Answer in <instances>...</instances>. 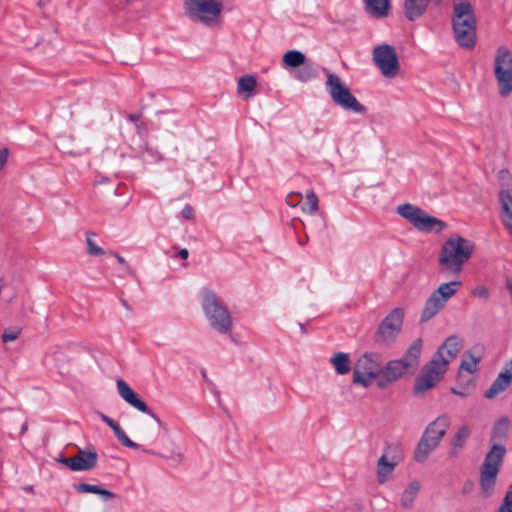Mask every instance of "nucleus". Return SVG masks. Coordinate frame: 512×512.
Returning a JSON list of instances; mask_svg holds the SVG:
<instances>
[{
    "label": "nucleus",
    "instance_id": "obj_1",
    "mask_svg": "<svg viewBox=\"0 0 512 512\" xmlns=\"http://www.w3.org/2000/svg\"><path fill=\"white\" fill-rule=\"evenodd\" d=\"M463 347V340L452 335L446 338L438 348L436 354L426 363L420 374L415 378L413 392L416 396L423 395L427 390L432 389L441 380L452 362Z\"/></svg>",
    "mask_w": 512,
    "mask_h": 512
},
{
    "label": "nucleus",
    "instance_id": "obj_2",
    "mask_svg": "<svg viewBox=\"0 0 512 512\" xmlns=\"http://www.w3.org/2000/svg\"><path fill=\"white\" fill-rule=\"evenodd\" d=\"M117 389L119 395L132 407L135 409L148 414L150 417L154 419L156 425L151 427L148 431L144 433V439L150 443L151 445L158 446L163 443L165 439L170 440L168 437V431L165 424L160 420V418L148 407L145 401H143L140 396L123 380H117ZM171 446L174 447V443L169 441ZM142 451L149 454L160 455L165 458L170 459H179L181 460L182 456L180 453H176L174 448H168L165 452H158L154 449L142 448Z\"/></svg>",
    "mask_w": 512,
    "mask_h": 512
},
{
    "label": "nucleus",
    "instance_id": "obj_3",
    "mask_svg": "<svg viewBox=\"0 0 512 512\" xmlns=\"http://www.w3.org/2000/svg\"><path fill=\"white\" fill-rule=\"evenodd\" d=\"M475 251V244L458 234L451 235L440 249L438 262L444 270L459 275Z\"/></svg>",
    "mask_w": 512,
    "mask_h": 512
},
{
    "label": "nucleus",
    "instance_id": "obj_4",
    "mask_svg": "<svg viewBox=\"0 0 512 512\" xmlns=\"http://www.w3.org/2000/svg\"><path fill=\"white\" fill-rule=\"evenodd\" d=\"M451 21L456 43L462 48H474L477 20L472 5L466 0L454 3Z\"/></svg>",
    "mask_w": 512,
    "mask_h": 512
},
{
    "label": "nucleus",
    "instance_id": "obj_5",
    "mask_svg": "<svg viewBox=\"0 0 512 512\" xmlns=\"http://www.w3.org/2000/svg\"><path fill=\"white\" fill-rule=\"evenodd\" d=\"M422 352V339H415L406 350L402 358L389 361L381 369V378L377 381L380 388H386L397 381L410 369H416Z\"/></svg>",
    "mask_w": 512,
    "mask_h": 512
},
{
    "label": "nucleus",
    "instance_id": "obj_6",
    "mask_svg": "<svg viewBox=\"0 0 512 512\" xmlns=\"http://www.w3.org/2000/svg\"><path fill=\"white\" fill-rule=\"evenodd\" d=\"M202 308L211 327L221 334L230 332L232 328L231 315L226 305L211 290H204Z\"/></svg>",
    "mask_w": 512,
    "mask_h": 512
},
{
    "label": "nucleus",
    "instance_id": "obj_7",
    "mask_svg": "<svg viewBox=\"0 0 512 512\" xmlns=\"http://www.w3.org/2000/svg\"><path fill=\"white\" fill-rule=\"evenodd\" d=\"M184 9L192 21L214 26L220 23L223 3L220 0H185Z\"/></svg>",
    "mask_w": 512,
    "mask_h": 512
},
{
    "label": "nucleus",
    "instance_id": "obj_8",
    "mask_svg": "<svg viewBox=\"0 0 512 512\" xmlns=\"http://www.w3.org/2000/svg\"><path fill=\"white\" fill-rule=\"evenodd\" d=\"M506 449L503 445L494 444L486 454L480 471V486L485 496H490L496 484V478L504 460Z\"/></svg>",
    "mask_w": 512,
    "mask_h": 512
},
{
    "label": "nucleus",
    "instance_id": "obj_9",
    "mask_svg": "<svg viewBox=\"0 0 512 512\" xmlns=\"http://www.w3.org/2000/svg\"><path fill=\"white\" fill-rule=\"evenodd\" d=\"M326 89L333 102L342 109L355 113L366 111V107L356 99L338 75L327 72Z\"/></svg>",
    "mask_w": 512,
    "mask_h": 512
},
{
    "label": "nucleus",
    "instance_id": "obj_10",
    "mask_svg": "<svg viewBox=\"0 0 512 512\" xmlns=\"http://www.w3.org/2000/svg\"><path fill=\"white\" fill-rule=\"evenodd\" d=\"M397 213L408 220L417 230L426 233H440L447 224L413 204H403L397 207Z\"/></svg>",
    "mask_w": 512,
    "mask_h": 512
},
{
    "label": "nucleus",
    "instance_id": "obj_11",
    "mask_svg": "<svg viewBox=\"0 0 512 512\" xmlns=\"http://www.w3.org/2000/svg\"><path fill=\"white\" fill-rule=\"evenodd\" d=\"M460 287V281L442 283L426 299L421 311L420 322H427L434 318L442 309H444L448 300L457 293Z\"/></svg>",
    "mask_w": 512,
    "mask_h": 512
},
{
    "label": "nucleus",
    "instance_id": "obj_12",
    "mask_svg": "<svg viewBox=\"0 0 512 512\" xmlns=\"http://www.w3.org/2000/svg\"><path fill=\"white\" fill-rule=\"evenodd\" d=\"M382 361L377 353H365L355 363L353 383L368 387L373 379L381 378Z\"/></svg>",
    "mask_w": 512,
    "mask_h": 512
},
{
    "label": "nucleus",
    "instance_id": "obj_13",
    "mask_svg": "<svg viewBox=\"0 0 512 512\" xmlns=\"http://www.w3.org/2000/svg\"><path fill=\"white\" fill-rule=\"evenodd\" d=\"M494 74L499 94L506 97L512 93V53L504 46L497 49Z\"/></svg>",
    "mask_w": 512,
    "mask_h": 512
},
{
    "label": "nucleus",
    "instance_id": "obj_14",
    "mask_svg": "<svg viewBox=\"0 0 512 512\" xmlns=\"http://www.w3.org/2000/svg\"><path fill=\"white\" fill-rule=\"evenodd\" d=\"M404 320V310L394 308L378 325L374 333V342L380 345H388L396 340L401 332Z\"/></svg>",
    "mask_w": 512,
    "mask_h": 512
},
{
    "label": "nucleus",
    "instance_id": "obj_15",
    "mask_svg": "<svg viewBox=\"0 0 512 512\" xmlns=\"http://www.w3.org/2000/svg\"><path fill=\"white\" fill-rule=\"evenodd\" d=\"M372 59L375 66L386 78H394L400 70L397 53L389 44L376 46L373 50Z\"/></svg>",
    "mask_w": 512,
    "mask_h": 512
},
{
    "label": "nucleus",
    "instance_id": "obj_16",
    "mask_svg": "<svg viewBox=\"0 0 512 512\" xmlns=\"http://www.w3.org/2000/svg\"><path fill=\"white\" fill-rule=\"evenodd\" d=\"M98 454L95 449H79L78 453L69 458H60L58 461L72 471H88L97 465Z\"/></svg>",
    "mask_w": 512,
    "mask_h": 512
},
{
    "label": "nucleus",
    "instance_id": "obj_17",
    "mask_svg": "<svg viewBox=\"0 0 512 512\" xmlns=\"http://www.w3.org/2000/svg\"><path fill=\"white\" fill-rule=\"evenodd\" d=\"M449 424V418L446 415H441L429 423L422 435L427 439H432V441H436L437 444H440V441L447 432Z\"/></svg>",
    "mask_w": 512,
    "mask_h": 512
},
{
    "label": "nucleus",
    "instance_id": "obj_18",
    "mask_svg": "<svg viewBox=\"0 0 512 512\" xmlns=\"http://www.w3.org/2000/svg\"><path fill=\"white\" fill-rule=\"evenodd\" d=\"M431 0H404L403 10L405 17L409 21H415L420 18L427 10ZM436 5H440L442 0H432Z\"/></svg>",
    "mask_w": 512,
    "mask_h": 512
},
{
    "label": "nucleus",
    "instance_id": "obj_19",
    "mask_svg": "<svg viewBox=\"0 0 512 512\" xmlns=\"http://www.w3.org/2000/svg\"><path fill=\"white\" fill-rule=\"evenodd\" d=\"M500 219L512 236V194L508 190L499 192Z\"/></svg>",
    "mask_w": 512,
    "mask_h": 512
},
{
    "label": "nucleus",
    "instance_id": "obj_20",
    "mask_svg": "<svg viewBox=\"0 0 512 512\" xmlns=\"http://www.w3.org/2000/svg\"><path fill=\"white\" fill-rule=\"evenodd\" d=\"M439 446L436 441L427 439L423 435L421 436L415 450L413 459L417 463H424L429 458L430 454Z\"/></svg>",
    "mask_w": 512,
    "mask_h": 512
},
{
    "label": "nucleus",
    "instance_id": "obj_21",
    "mask_svg": "<svg viewBox=\"0 0 512 512\" xmlns=\"http://www.w3.org/2000/svg\"><path fill=\"white\" fill-rule=\"evenodd\" d=\"M390 0H364V9L374 18H383L389 14Z\"/></svg>",
    "mask_w": 512,
    "mask_h": 512
},
{
    "label": "nucleus",
    "instance_id": "obj_22",
    "mask_svg": "<svg viewBox=\"0 0 512 512\" xmlns=\"http://www.w3.org/2000/svg\"><path fill=\"white\" fill-rule=\"evenodd\" d=\"M398 464L399 463L387 459L386 456L381 455L377 461V481L380 484L385 483L390 478Z\"/></svg>",
    "mask_w": 512,
    "mask_h": 512
},
{
    "label": "nucleus",
    "instance_id": "obj_23",
    "mask_svg": "<svg viewBox=\"0 0 512 512\" xmlns=\"http://www.w3.org/2000/svg\"><path fill=\"white\" fill-rule=\"evenodd\" d=\"M74 488L79 493H93L100 495L104 501H108L111 499H114L116 497V494L99 486L94 484H88V483H78L74 485Z\"/></svg>",
    "mask_w": 512,
    "mask_h": 512
},
{
    "label": "nucleus",
    "instance_id": "obj_24",
    "mask_svg": "<svg viewBox=\"0 0 512 512\" xmlns=\"http://www.w3.org/2000/svg\"><path fill=\"white\" fill-rule=\"evenodd\" d=\"M290 77L300 82H308L312 80L313 78L316 77V70L313 62L302 64L301 66L292 68V73H290Z\"/></svg>",
    "mask_w": 512,
    "mask_h": 512
},
{
    "label": "nucleus",
    "instance_id": "obj_25",
    "mask_svg": "<svg viewBox=\"0 0 512 512\" xmlns=\"http://www.w3.org/2000/svg\"><path fill=\"white\" fill-rule=\"evenodd\" d=\"M471 430L467 425H462L451 441V455L456 456L464 447L466 440L469 438Z\"/></svg>",
    "mask_w": 512,
    "mask_h": 512
},
{
    "label": "nucleus",
    "instance_id": "obj_26",
    "mask_svg": "<svg viewBox=\"0 0 512 512\" xmlns=\"http://www.w3.org/2000/svg\"><path fill=\"white\" fill-rule=\"evenodd\" d=\"M330 363L333 365L337 374L344 375L351 370V362L349 355L343 352H337L330 358Z\"/></svg>",
    "mask_w": 512,
    "mask_h": 512
},
{
    "label": "nucleus",
    "instance_id": "obj_27",
    "mask_svg": "<svg viewBox=\"0 0 512 512\" xmlns=\"http://www.w3.org/2000/svg\"><path fill=\"white\" fill-rule=\"evenodd\" d=\"M256 86L257 80L254 76L244 75L238 80L237 92L239 95H243L244 99H248L252 96V92Z\"/></svg>",
    "mask_w": 512,
    "mask_h": 512
},
{
    "label": "nucleus",
    "instance_id": "obj_28",
    "mask_svg": "<svg viewBox=\"0 0 512 512\" xmlns=\"http://www.w3.org/2000/svg\"><path fill=\"white\" fill-rule=\"evenodd\" d=\"M511 382L512 381L509 380V377L504 376V374H499L490 388L485 392V397L488 399L496 397L499 393L506 390Z\"/></svg>",
    "mask_w": 512,
    "mask_h": 512
},
{
    "label": "nucleus",
    "instance_id": "obj_29",
    "mask_svg": "<svg viewBox=\"0 0 512 512\" xmlns=\"http://www.w3.org/2000/svg\"><path fill=\"white\" fill-rule=\"evenodd\" d=\"M420 490V485L417 481L411 482L408 487L404 490L401 496V505L405 508H409L412 506L418 492Z\"/></svg>",
    "mask_w": 512,
    "mask_h": 512
},
{
    "label": "nucleus",
    "instance_id": "obj_30",
    "mask_svg": "<svg viewBox=\"0 0 512 512\" xmlns=\"http://www.w3.org/2000/svg\"><path fill=\"white\" fill-rule=\"evenodd\" d=\"M382 456H386L387 459H390L396 463H400L403 460V450L400 443H387L384 448V453Z\"/></svg>",
    "mask_w": 512,
    "mask_h": 512
},
{
    "label": "nucleus",
    "instance_id": "obj_31",
    "mask_svg": "<svg viewBox=\"0 0 512 512\" xmlns=\"http://www.w3.org/2000/svg\"><path fill=\"white\" fill-rule=\"evenodd\" d=\"M509 428V419L507 417H503L498 420L493 427L492 430V439L502 441L506 439Z\"/></svg>",
    "mask_w": 512,
    "mask_h": 512
},
{
    "label": "nucleus",
    "instance_id": "obj_32",
    "mask_svg": "<svg viewBox=\"0 0 512 512\" xmlns=\"http://www.w3.org/2000/svg\"><path fill=\"white\" fill-rule=\"evenodd\" d=\"M111 429L113 430L115 436L117 437L118 441L125 447L127 448H130V449H139L141 448V446L132 441L127 435L126 433L123 431V429L119 426V424L116 422L115 425L113 427H111Z\"/></svg>",
    "mask_w": 512,
    "mask_h": 512
},
{
    "label": "nucleus",
    "instance_id": "obj_33",
    "mask_svg": "<svg viewBox=\"0 0 512 512\" xmlns=\"http://www.w3.org/2000/svg\"><path fill=\"white\" fill-rule=\"evenodd\" d=\"M111 429L113 430L115 436L117 437L118 441L125 447L127 448H130V449H139L141 448V446L132 441L127 435L126 433L123 431V429L119 426V424L116 422L115 425L113 427H111Z\"/></svg>",
    "mask_w": 512,
    "mask_h": 512
},
{
    "label": "nucleus",
    "instance_id": "obj_34",
    "mask_svg": "<svg viewBox=\"0 0 512 512\" xmlns=\"http://www.w3.org/2000/svg\"><path fill=\"white\" fill-rule=\"evenodd\" d=\"M111 429L113 430L115 436L117 437L118 441L125 447L127 448H130V449H139L141 448V446L132 441L127 435L126 433L123 431V429L119 426V424L116 422L115 425L113 427H111Z\"/></svg>",
    "mask_w": 512,
    "mask_h": 512
},
{
    "label": "nucleus",
    "instance_id": "obj_35",
    "mask_svg": "<svg viewBox=\"0 0 512 512\" xmlns=\"http://www.w3.org/2000/svg\"><path fill=\"white\" fill-rule=\"evenodd\" d=\"M481 361V356H474L470 352H467L463 357L460 364V371H467L469 373H474L477 370V365Z\"/></svg>",
    "mask_w": 512,
    "mask_h": 512
},
{
    "label": "nucleus",
    "instance_id": "obj_36",
    "mask_svg": "<svg viewBox=\"0 0 512 512\" xmlns=\"http://www.w3.org/2000/svg\"><path fill=\"white\" fill-rule=\"evenodd\" d=\"M302 210L309 214H314L318 210V197L313 191L307 193L306 203L302 206Z\"/></svg>",
    "mask_w": 512,
    "mask_h": 512
},
{
    "label": "nucleus",
    "instance_id": "obj_37",
    "mask_svg": "<svg viewBox=\"0 0 512 512\" xmlns=\"http://www.w3.org/2000/svg\"><path fill=\"white\" fill-rule=\"evenodd\" d=\"M309 62L311 61L308 60L302 52L298 50H290V73H292V68Z\"/></svg>",
    "mask_w": 512,
    "mask_h": 512
},
{
    "label": "nucleus",
    "instance_id": "obj_38",
    "mask_svg": "<svg viewBox=\"0 0 512 512\" xmlns=\"http://www.w3.org/2000/svg\"><path fill=\"white\" fill-rule=\"evenodd\" d=\"M498 512H512V483L508 486Z\"/></svg>",
    "mask_w": 512,
    "mask_h": 512
},
{
    "label": "nucleus",
    "instance_id": "obj_39",
    "mask_svg": "<svg viewBox=\"0 0 512 512\" xmlns=\"http://www.w3.org/2000/svg\"><path fill=\"white\" fill-rule=\"evenodd\" d=\"M91 235H93L92 233H87V239H86V242H87V247H88V254L91 255V256H100V255H103L105 254V251L97 246L94 241L91 239Z\"/></svg>",
    "mask_w": 512,
    "mask_h": 512
},
{
    "label": "nucleus",
    "instance_id": "obj_40",
    "mask_svg": "<svg viewBox=\"0 0 512 512\" xmlns=\"http://www.w3.org/2000/svg\"><path fill=\"white\" fill-rule=\"evenodd\" d=\"M20 334H21V329L5 330L1 336V340L3 343H8L10 341H14V340L18 339Z\"/></svg>",
    "mask_w": 512,
    "mask_h": 512
},
{
    "label": "nucleus",
    "instance_id": "obj_41",
    "mask_svg": "<svg viewBox=\"0 0 512 512\" xmlns=\"http://www.w3.org/2000/svg\"><path fill=\"white\" fill-rule=\"evenodd\" d=\"M471 294L474 297L487 300L490 296L489 289L485 286H477L472 289Z\"/></svg>",
    "mask_w": 512,
    "mask_h": 512
},
{
    "label": "nucleus",
    "instance_id": "obj_42",
    "mask_svg": "<svg viewBox=\"0 0 512 512\" xmlns=\"http://www.w3.org/2000/svg\"><path fill=\"white\" fill-rule=\"evenodd\" d=\"M113 255L116 257L117 261L124 266L126 271L131 276H135V271L130 267V265L126 262V260L121 255H119L118 253H113Z\"/></svg>",
    "mask_w": 512,
    "mask_h": 512
},
{
    "label": "nucleus",
    "instance_id": "obj_43",
    "mask_svg": "<svg viewBox=\"0 0 512 512\" xmlns=\"http://www.w3.org/2000/svg\"><path fill=\"white\" fill-rule=\"evenodd\" d=\"M9 149L4 147L0 149V171L4 168L8 161Z\"/></svg>",
    "mask_w": 512,
    "mask_h": 512
},
{
    "label": "nucleus",
    "instance_id": "obj_44",
    "mask_svg": "<svg viewBox=\"0 0 512 512\" xmlns=\"http://www.w3.org/2000/svg\"><path fill=\"white\" fill-rule=\"evenodd\" d=\"M182 216L187 219L191 220L195 216L194 209L191 206H185L181 211Z\"/></svg>",
    "mask_w": 512,
    "mask_h": 512
},
{
    "label": "nucleus",
    "instance_id": "obj_45",
    "mask_svg": "<svg viewBox=\"0 0 512 512\" xmlns=\"http://www.w3.org/2000/svg\"><path fill=\"white\" fill-rule=\"evenodd\" d=\"M500 374H504V376L509 377V380L512 381V359L505 365Z\"/></svg>",
    "mask_w": 512,
    "mask_h": 512
},
{
    "label": "nucleus",
    "instance_id": "obj_46",
    "mask_svg": "<svg viewBox=\"0 0 512 512\" xmlns=\"http://www.w3.org/2000/svg\"><path fill=\"white\" fill-rule=\"evenodd\" d=\"M500 374H504V376L509 377V380L512 381V359L505 365Z\"/></svg>",
    "mask_w": 512,
    "mask_h": 512
},
{
    "label": "nucleus",
    "instance_id": "obj_47",
    "mask_svg": "<svg viewBox=\"0 0 512 512\" xmlns=\"http://www.w3.org/2000/svg\"><path fill=\"white\" fill-rule=\"evenodd\" d=\"M100 418L110 428L113 427L115 425V423H116V421H114L112 418H110L109 416H107L105 414H102V413H100Z\"/></svg>",
    "mask_w": 512,
    "mask_h": 512
},
{
    "label": "nucleus",
    "instance_id": "obj_48",
    "mask_svg": "<svg viewBox=\"0 0 512 512\" xmlns=\"http://www.w3.org/2000/svg\"><path fill=\"white\" fill-rule=\"evenodd\" d=\"M100 418L110 428L113 427L115 425V423H116V421H114L112 418H110L109 416H107L105 414H102V413H100Z\"/></svg>",
    "mask_w": 512,
    "mask_h": 512
},
{
    "label": "nucleus",
    "instance_id": "obj_49",
    "mask_svg": "<svg viewBox=\"0 0 512 512\" xmlns=\"http://www.w3.org/2000/svg\"><path fill=\"white\" fill-rule=\"evenodd\" d=\"M100 418L110 428L113 427L115 425V423H116V421H114L112 418H110L109 416H107L105 414H102V413H100Z\"/></svg>",
    "mask_w": 512,
    "mask_h": 512
},
{
    "label": "nucleus",
    "instance_id": "obj_50",
    "mask_svg": "<svg viewBox=\"0 0 512 512\" xmlns=\"http://www.w3.org/2000/svg\"><path fill=\"white\" fill-rule=\"evenodd\" d=\"M178 256L182 259H187L189 256V252L186 248H182L178 252Z\"/></svg>",
    "mask_w": 512,
    "mask_h": 512
},
{
    "label": "nucleus",
    "instance_id": "obj_51",
    "mask_svg": "<svg viewBox=\"0 0 512 512\" xmlns=\"http://www.w3.org/2000/svg\"><path fill=\"white\" fill-rule=\"evenodd\" d=\"M282 65L285 68H288V51H286L282 56Z\"/></svg>",
    "mask_w": 512,
    "mask_h": 512
},
{
    "label": "nucleus",
    "instance_id": "obj_52",
    "mask_svg": "<svg viewBox=\"0 0 512 512\" xmlns=\"http://www.w3.org/2000/svg\"><path fill=\"white\" fill-rule=\"evenodd\" d=\"M201 375H202V377H203L204 381H206V382H208V383L212 384V382L209 380V378H208V376H207V373H206V370H205V369H202V370H201Z\"/></svg>",
    "mask_w": 512,
    "mask_h": 512
},
{
    "label": "nucleus",
    "instance_id": "obj_53",
    "mask_svg": "<svg viewBox=\"0 0 512 512\" xmlns=\"http://www.w3.org/2000/svg\"><path fill=\"white\" fill-rule=\"evenodd\" d=\"M28 429V423L27 422H24L22 427H21V431H20V435H24V433L27 431Z\"/></svg>",
    "mask_w": 512,
    "mask_h": 512
},
{
    "label": "nucleus",
    "instance_id": "obj_54",
    "mask_svg": "<svg viewBox=\"0 0 512 512\" xmlns=\"http://www.w3.org/2000/svg\"><path fill=\"white\" fill-rule=\"evenodd\" d=\"M24 491L28 492V493H34V487L33 485H27L25 487H23Z\"/></svg>",
    "mask_w": 512,
    "mask_h": 512
},
{
    "label": "nucleus",
    "instance_id": "obj_55",
    "mask_svg": "<svg viewBox=\"0 0 512 512\" xmlns=\"http://www.w3.org/2000/svg\"><path fill=\"white\" fill-rule=\"evenodd\" d=\"M451 392H452L453 394L460 395V396H462V397H464V396L466 395L464 392L458 391V390H457V389H455V388H452V389H451Z\"/></svg>",
    "mask_w": 512,
    "mask_h": 512
},
{
    "label": "nucleus",
    "instance_id": "obj_56",
    "mask_svg": "<svg viewBox=\"0 0 512 512\" xmlns=\"http://www.w3.org/2000/svg\"><path fill=\"white\" fill-rule=\"evenodd\" d=\"M139 117H140V115H138V114H130L129 115V119L131 121H137L139 119Z\"/></svg>",
    "mask_w": 512,
    "mask_h": 512
},
{
    "label": "nucleus",
    "instance_id": "obj_57",
    "mask_svg": "<svg viewBox=\"0 0 512 512\" xmlns=\"http://www.w3.org/2000/svg\"><path fill=\"white\" fill-rule=\"evenodd\" d=\"M299 327H300V329H301L302 333H303V334H305V333H306V330H305V324H303V323H299Z\"/></svg>",
    "mask_w": 512,
    "mask_h": 512
},
{
    "label": "nucleus",
    "instance_id": "obj_58",
    "mask_svg": "<svg viewBox=\"0 0 512 512\" xmlns=\"http://www.w3.org/2000/svg\"><path fill=\"white\" fill-rule=\"evenodd\" d=\"M300 202H301V199H300V200H298V202H297L296 204H293V203H291V202H290L289 207L296 206V205H297V204H299Z\"/></svg>",
    "mask_w": 512,
    "mask_h": 512
}]
</instances>
